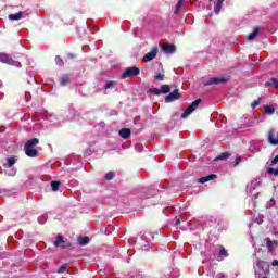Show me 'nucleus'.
Instances as JSON below:
<instances>
[{"instance_id":"f257e3e1","label":"nucleus","mask_w":278,"mask_h":278,"mask_svg":"<svg viewBox=\"0 0 278 278\" xmlns=\"http://www.w3.org/2000/svg\"><path fill=\"white\" fill-rule=\"evenodd\" d=\"M255 277H266L267 275H270V264L266 261L258 260L256 262V269L254 271Z\"/></svg>"},{"instance_id":"f03ea898","label":"nucleus","mask_w":278,"mask_h":278,"mask_svg":"<svg viewBox=\"0 0 278 278\" xmlns=\"http://www.w3.org/2000/svg\"><path fill=\"white\" fill-rule=\"evenodd\" d=\"M39 142L38 138H33L25 143L24 151L28 157H38V150L34 149V147Z\"/></svg>"},{"instance_id":"7ed1b4c3","label":"nucleus","mask_w":278,"mask_h":278,"mask_svg":"<svg viewBox=\"0 0 278 278\" xmlns=\"http://www.w3.org/2000/svg\"><path fill=\"white\" fill-rule=\"evenodd\" d=\"M200 103H201V99H198V100L193 101L187 108V110L181 114V118H188V116H190V114H192V112H194V110H197V108H199Z\"/></svg>"},{"instance_id":"20e7f679","label":"nucleus","mask_w":278,"mask_h":278,"mask_svg":"<svg viewBox=\"0 0 278 278\" xmlns=\"http://www.w3.org/2000/svg\"><path fill=\"white\" fill-rule=\"evenodd\" d=\"M137 75H140V68L134 66L126 68L122 77L123 79H127V77H137Z\"/></svg>"},{"instance_id":"39448f33","label":"nucleus","mask_w":278,"mask_h":278,"mask_svg":"<svg viewBox=\"0 0 278 278\" xmlns=\"http://www.w3.org/2000/svg\"><path fill=\"white\" fill-rule=\"evenodd\" d=\"M229 79L224 78V77H215V78H208L205 83L204 86H214L216 84H227Z\"/></svg>"},{"instance_id":"423d86ee","label":"nucleus","mask_w":278,"mask_h":278,"mask_svg":"<svg viewBox=\"0 0 278 278\" xmlns=\"http://www.w3.org/2000/svg\"><path fill=\"white\" fill-rule=\"evenodd\" d=\"M177 99H181V93H179V89H176L172 93L166 96L165 103H173V101H177Z\"/></svg>"},{"instance_id":"0eeeda50","label":"nucleus","mask_w":278,"mask_h":278,"mask_svg":"<svg viewBox=\"0 0 278 278\" xmlns=\"http://www.w3.org/2000/svg\"><path fill=\"white\" fill-rule=\"evenodd\" d=\"M157 56V47H154L150 52H148L143 59L142 62H151V60H155Z\"/></svg>"},{"instance_id":"6e6552de","label":"nucleus","mask_w":278,"mask_h":278,"mask_svg":"<svg viewBox=\"0 0 278 278\" xmlns=\"http://www.w3.org/2000/svg\"><path fill=\"white\" fill-rule=\"evenodd\" d=\"M268 142L269 144H278V131L275 129L269 130L268 132Z\"/></svg>"},{"instance_id":"1a4fd4ad","label":"nucleus","mask_w":278,"mask_h":278,"mask_svg":"<svg viewBox=\"0 0 278 278\" xmlns=\"http://www.w3.org/2000/svg\"><path fill=\"white\" fill-rule=\"evenodd\" d=\"M54 247H62V249H68L71 248V242L64 241V237L58 236L56 240L54 241Z\"/></svg>"},{"instance_id":"9d476101","label":"nucleus","mask_w":278,"mask_h":278,"mask_svg":"<svg viewBox=\"0 0 278 278\" xmlns=\"http://www.w3.org/2000/svg\"><path fill=\"white\" fill-rule=\"evenodd\" d=\"M119 136L127 140V138H131V130L129 128H123L119 130Z\"/></svg>"},{"instance_id":"9b49d317","label":"nucleus","mask_w":278,"mask_h":278,"mask_svg":"<svg viewBox=\"0 0 278 278\" xmlns=\"http://www.w3.org/2000/svg\"><path fill=\"white\" fill-rule=\"evenodd\" d=\"M214 179H216V174H211L208 176L200 178L199 184H207V181H212Z\"/></svg>"},{"instance_id":"f8f14e48","label":"nucleus","mask_w":278,"mask_h":278,"mask_svg":"<svg viewBox=\"0 0 278 278\" xmlns=\"http://www.w3.org/2000/svg\"><path fill=\"white\" fill-rule=\"evenodd\" d=\"M265 241H266V244H267V249L269 251H273L278 244L277 241H273V240H270V238H266Z\"/></svg>"},{"instance_id":"ddd939ff","label":"nucleus","mask_w":278,"mask_h":278,"mask_svg":"<svg viewBox=\"0 0 278 278\" xmlns=\"http://www.w3.org/2000/svg\"><path fill=\"white\" fill-rule=\"evenodd\" d=\"M163 51H165V53H173L175 51V45H173V43H165L163 46Z\"/></svg>"},{"instance_id":"4468645a","label":"nucleus","mask_w":278,"mask_h":278,"mask_svg":"<svg viewBox=\"0 0 278 278\" xmlns=\"http://www.w3.org/2000/svg\"><path fill=\"white\" fill-rule=\"evenodd\" d=\"M0 62H3L4 64H12V59L8 54L0 53Z\"/></svg>"},{"instance_id":"2eb2a0df","label":"nucleus","mask_w":278,"mask_h":278,"mask_svg":"<svg viewBox=\"0 0 278 278\" xmlns=\"http://www.w3.org/2000/svg\"><path fill=\"white\" fill-rule=\"evenodd\" d=\"M223 3H225V0H217L215 8H214V12L215 14H219L220 10L223 8Z\"/></svg>"},{"instance_id":"dca6fc26","label":"nucleus","mask_w":278,"mask_h":278,"mask_svg":"<svg viewBox=\"0 0 278 278\" xmlns=\"http://www.w3.org/2000/svg\"><path fill=\"white\" fill-rule=\"evenodd\" d=\"M23 18V12L9 15L10 21H21Z\"/></svg>"},{"instance_id":"f3484780","label":"nucleus","mask_w":278,"mask_h":278,"mask_svg":"<svg viewBox=\"0 0 278 278\" xmlns=\"http://www.w3.org/2000/svg\"><path fill=\"white\" fill-rule=\"evenodd\" d=\"M257 34H260V27L254 28V31L248 36V40H255V38H257Z\"/></svg>"},{"instance_id":"a211bd4d","label":"nucleus","mask_w":278,"mask_h":278,"mask_svg":"<svg viewBox=\"0 0 278 278\" xmlns=\"http://www.w3.org/2000/svg\"><path fill=\"white\" fill-rule=\"evenodd\" d=\"M274 86V88H278V80L277 78H273L271 80L265 83V88Z\"/></svg>"},{"instance_id":"6ab92c4d","label":"nucleus","mask_w":278,"mask_h":278,"mask_svg":"<svg viewBox=\"0 0 278 278\" xmlns=\"http://www.w3.org/2000/svg\"><path fill=\"white\" fill-rule=\"evenodd\" d=\"M50 186H51L53 192H58V190H60L61 182L53 180L50 182Z\"/></svg>"},{"instance_id":"aec40b11","label":"nucleus","mask_w":278,"mask_h":278,"mask_svg":"<svg viewBox=\"0 0 278 278\" xmlns=\"http://www.w3.org/2000/svg\"><path fill=\"white\" fill-rule=\"evenodd\" d=\"M88 242H90V239L88 237L78 238V244H80V247H86V244H88Z\"/></svg>"},{"instance_id":"412c9836","label":"nucleus","mask_w":278,"mask_h":278,"mask_svg":"<svg viewBox=\"0 0 278 278\" xmlns=\"http://www.w3.org/2000/svg\"><path fill=\"white\" fill-rule=\"evenodd\" d=\"M168 92H170V86L168 85L161 86V94H168Z\"/></svg>"},{"instance_id":"4be33fe9","label":"nucleus","mask_w":278,"mask_h":278,"mask_svg":"<svg viewBox=\"0 0 278 278\" xmlns=\"http://www.w3.org/2000/svg\"><path fill=\"white\" fill-rule=\"evenodd\" d=\"M7 162H8V167L12 168L13 165L16 164V157H14V156L9 157V159H7Z\"/></svg>"},{"instance_id":"5701e85b","label":"nucleus","mask_w":278,"mask_h":278,"mask_svg":"<svg viewBox=\"0 0 278 278\" xmlns=\"http://www.w3.org/2000/svg\"><path fill=\"white\" fill-rule=\"evenodd\" d=\"M68 268V265L67 264H63L59 267V269L56 270L58 274H62V273H66Z\"/></svg>"},{"instance_id":"b1692460","label":"nucleus","mask_w":278,"mask_h":278,"mask_svg":"<svg viewBox=\"0 0 278 278\" xmlns=\"http://www.w3.org/2000/svg\"><path fill=\"white\" fill-rule=\"evenodd\" d=\"M264 112L266 114H275V109L271 108V106L266 105V106H264Z\"/></svg>"},{"instance_id":"393cba45","label":"nucleus","mask_w":278,"mask_h":278,"mask_svg":"<svg viewBox=\"0 0 278 278\" xmlns=\"http://www.w3.org/2000/svg\"><path fill=\"white\" fill-rule=\"evenodd\" d=\"M149 92H151V94H155V96L162 94L161 89H157V88H152L149 90Z\"/></svg>"},{"instance_id":"a878e982","label":"nucleus","mask_w":278,"mask_h":278,"mask_svg":"<svg viewBox=\"0 0 278 278\" xmlns=\"http://www.w3.org/2000/svg\"><path fill=\"white\" fill-rule=\"evenodd\" d=\"M267 173L269 174V175H275V177H277V175H278V168H273V167H269L268 169H267Z\"/></svg>"},{"instance_id":"bb28decb","label":"nucleus","mask_w":278,"mask_h":278,"mask_svg":"<svg viewBox=\"0 0 278 278\" xmlns=\"http://www.w3.org/2000/svg\"><path fill=\"white\" fill-rule=\"evenodd\" d=\"M68 81H71V79L68 78V76H64L61 79V86H66L68 84Z\"/></svg>"},{"instance_id":"cd10ccee","label":"nucleus","mask_w":278,"mask_h":278,"mask_svg":"<svg viewBox=\"0 0 278 278\" xmlns=\"http://www.w3.org/2000/svg\"><path fill=\"white\" fill-rule=\"evenodd\" d=\"M154 79L156 80V81H164V74H156L155 76H154Z\"/></svg>"},{"instance_id":"c85d7f7f","label":"nucleus","mask_w":278,"mask_h":278,"mask_svg":"<svg viewBox=\"0 0 278 278\" xmlns=\"http://www.w3.org/2000/svg\"><path fill=\"white\" fill-rule=\"evenodd\" d=\"M55 62H56L58 66H64V60H62V58L56 56Z\"/></svg>"},{"instance_id":"c756f323","label":"nucleus","mask_w":278,"mask_h":278,"mask_svg":"<svg viewBox=\"0 0 278 278\" xmlns=\"http://www.w3.org/2000/svg\"><path fill=\"white\" fill-rule=\"evenodd\" d=\"M105 179H108V181H111V179H114V172L106 173Z\"/></svg>"},{"instance_id":"7c9ffc66","label":"nucleus","mask_w":278,"mask_h":278,"mask_svg":"<svg viewBox=\"0 0 278 278\" xmlns=\"http://www.w3.org/2000/svg\"><path fill=\"white\" fill-rule=\"evenodd\" d=\"M114 81H112V80H110V81H108L106 84H105V86H104V90H110V88H112V86H114Z\"/></svg>"},{"instance_id":"2f4dec72","label":"nucleus","mask_w":278,"mask_h":278,"mask_svg":"<svg viewBox=\"0 0 278 278\" xmlns=\"http://www.w3.org/2000/svg\"><path fill=\"white\" fill-rule=\"evenodd\" d=\"M219 255H223L224 257H228L229 253H227V251L225 250V248H220L219 250Z\"/></svg>"},{"instance_id":"473e14b6","label":"nucleus","mask_w":278,"mask_h":278,"mask_svg":"<svg viewBox=\"0 0 278 278\" xmlns=\"http://www.w3.org/2000/svg\"><path fill=\"white\" fill-rule=\"evenodd\" d=\"M181 5H184V0H179V2L176 4L175 12H179V10H181Z\"/></svg>"},{"instance_id":"72a5a7b5","label":"nucleus","mask_w":278,"mask_h":278,"mask_svg":"<svg viewBox=\"0 0 278 278\" xmlns=\"http://www.w3.org/2000/svg\"><path fill=\"white\" fill-rule=\"evenodd\" d=\"M227 157H229V153H223L217 157V160H227Z\"/></svg>"},{"instance_id":"f704fd0d","label":"nucleus","mask_w":278,"mask_h":278,"mask_svg":"<svg viewBox=\"0 0 278 278\" xmlns=\"http://www.w3.org/2000/svg\"><path fill=\"white\" fill-rule=\"evenodd\" d=\"M242 160V157L238 156L236 160H235V166H238V164H240V161Z\"/></svg>"},{"instance_id":"c9c22d12","label":"nucleus","mask_w":278,"mask_h":278,"mask_svg":"<svg viewBox=\"0 0 278 278\" xmlns=\"http://www.w3.org/2000/svg\"><path fill=\"white\" fill-rule=\"evenodd\" d=\"M257 105H260V101H254V102L252 103V108H257Z\"/></svg>"},{"instance_id":"e433bc0d","label":"nucleus","mask_w":278,"mask_h":278,"mask_svg":"<svg viewBox=\"0 0 278 278\" xmlns=\"http://www.w3.org/2000/svg\"><path fill=\"white\" fill-rule=\"evenodd\" d=\"M271 164H278V155L274 157V160L271 161Z\"/></svg>"},{"instance_id":"4c0bfd02","label":"nucleus","mask_w":278,"mask_h":278,"mask_svg":"<svg viewBox=\"0 0 278 278\" xmlns=\"http://www.w3.org/2000/svg\"><path fill=\"white\" fill-rule=\"evenodd\" d=\"M271 266H278V261H277V260H274V261L271 262Z\"/></svg>"},{"instance_id":"58836bf2","label":"nucleus","mask_w":278,"mask_h":278,"mask_svg":"<svg viewBox=\"0 0 278 278\" xmlns=\"http://www.w3.org/2000/svg\"><path fill=\"white\" fill-rule=\"evenodd\" d=\"M14 65L15 66H21V63L20 62H14Z\"/></svg>"},{"instance_id":"ea45409f","label":"nucleus","mask_w":278,"mask_h":278,"mask_svg":"<svg viewBox=\"0 0 278 278\" xmlns=\"http://www.w3.org/2000/svg\"><path fill=\"white\" fill-rule=\"evenodd\" d=\"M27 97H30V94L28 92L25 93V98L27 99Z\"/></svg>"},{"instance_id":"a19ab883","label":"nucleus","mask_w":278,"mask_h":278,"mask_svg":"<svg viewBox=\"0 0 278 278\" xmlns=\"http://www.w3.org/2000/svg\"><path fill=\"white\" fill-rule=\"evenodd\" d=\"M11 175H16V170H13V173Z\"/></svg>"},{"instance_id":"79ce46f5","label":"nucleus","mask_w":278,"mask_h":278,"mask_svg":"<svg viewBox=\"0 0 278 278\" xmlns=\"http://www.w3.org/2000/svg\"><path fill=\"white\" fill-rule=\"evenodd\" d=\"M138 147H140V144H137L136 148L138 149Z\"/></svg>"}]
</instances>
